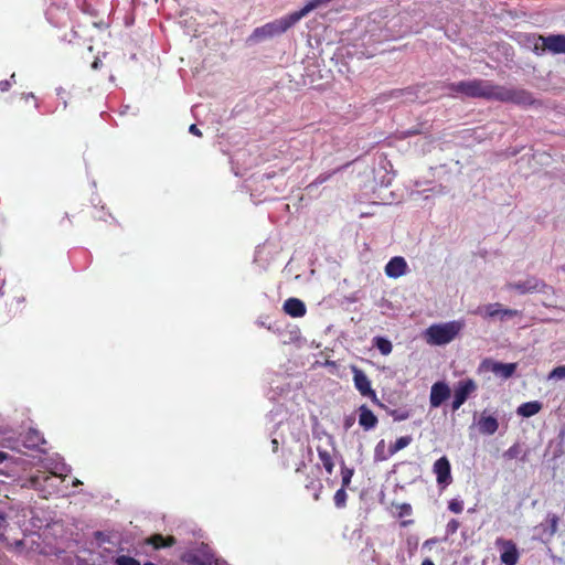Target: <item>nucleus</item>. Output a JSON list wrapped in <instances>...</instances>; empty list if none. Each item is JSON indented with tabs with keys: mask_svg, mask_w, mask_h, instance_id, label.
Segmentation results:
<instances>
[{
	"mask_svg": "<svg viewBox=\"0 0 565 565\" xmlns=\"http://www.w3.org/2000/svg\"><path fill=\"white\" fill-rule=\"evenodd\" d=\"M446 529L448 534H455L459 529V522L457 520H450Z\"/></svg>",
	"mask_w": 565,
	"mask_h": 565,
	"instance_id": "c85d7f7f",
	"label": "nucleus"
},
{
	"mask_svg": "<svg viewBox=\"0 0 565 565\" xmlns=\"http://www.w3.org/2000/svg\"><path fill=\"white\" fill-rule=\"evenodd\" d=\"M533 51L541 55L545 51H550L553 54H565V35H533L532 36Z\"/></svg>",
	"mask_w": 565,
	"mask_h": 565,
	"instance_id": "7ed1b4c3",
	"label": "nucleus"
},
{
	"mask_svg": "<svg viewBox=\"0 0 565 565\" xmlns=\"http://www.w3.org/2000/svg\"><path fill=\"white\" fill-rule=\"evenodd\" d=\"M495 545L501 548L500 559L505 565H515L519 561V552L516 545L504 539H497Z\"/></svg>",
	"mask_w": 565,
	"mask_h": 565,
	"instance_id": "9b49d317",
	"label": "nucleus"
},
{
	"mask_svg": "<svg viewBox=\"0 0 565 565\" xmlns=\"http://www.w3.org/2000/svg\"><path fill=\"white\" fill-rule=\"evenodd\" d=\"M477 390V383L471 379L459 381L454 391L452 409L457 411Z\"/></svg>",
	"mask_w": 565,
	"mask_h": 565,
	"instance_id": "423d86ee",
	"label": "nucleus"
},
{
	"mask_svg": "<svg viewBox=\"0 0 565 565\" xmlns=\"http://www.w3.org/2000/svg\"><path fill=\"white\" fill-rule=\"evenodd\" d=\"M99 65H100V61H99V60H95V61L93 62V64H92V67H93V68H95V70H97V68L99 67Z\"/></svg>",
	"mask_w": 565,
	"mask_h": 565,
	"instance_id": "c9c22d12",
	"label": "nucleus"
},
{
	"mask_svg": "<svg viewBox=\"0 0 565 565\" xmlns=\"http://www.w3.org/2000/svg\"><path fill=\"white\" fill-rule=\"evenodd\" d=\"M450 88L452 92L467 97L511 102L519 105L533 103L532 95L524 89L494 85L486 79L462 81L451 84Z\"/></svg>",
	"mask_w": 565,
	"mask_h": 565,
	"instance_id": "f257e3e1",
	"label": "nucleus"
},
{
	"mask_svg": "<svg viewBox=\"0 0 565 565\" xmlns=\"http://www.w3.org/2000/svg\"><path fill=\"white\" fill-rule=\"evenodd\" d=\"M561 269L565 271V266H562Z\"/></svg>",
	"mask_w": 565,
	"mask_h": 565,
	"instance_id": "49530a36",
	"label": "nucleus"
},
{
	"mask_svg": "<svg viewBox=\"0 0 565 565\" xmlns=\"http://www.w3.org/2000/svg\"><path fill=\"white\" fill-rule=\"evenodd\" d=\"M547 380H565V364L554 367L547 375Z\"/></svg>",
	"mask_w": 565,
	"mask_h": 565,
	"instance_id": "5701e85b",
	"label": "nucleus"
},
{
	"mask_svg": "<svg viewBox=\"0 0 565 565\" xmlns=\"http://www.w3.org/2000/svg\"><path fill=\"white\" fill-rule=\"evenodd\" d=\"M284 311L294 318H301L306 315V306L298 298H289L284 302Z\"/></svg>",
	"mask_w": 565,
	"mask_h": 565,
	"instance_id": "4468645a",
	"label": "nucleus"
},
{
	"mask_svg": "<svg viewBox=\"0 0 565 565\" xmlns=\"http://www.w3.org/2000/svg\"><path fill=\"white\" fill-rule=\"evenodd\" d=\"M422 565H435L434 562L429 558L423 561Z\"/></svg>",
	"mask_w": 565,
	"mask_h": 565,
	"instance_id": "e433bc0d",
	"label": "nucleus"
},
{
	"mask_svg": "<svg viewBox=\"0 0 565 565\" xmlns=\"http://www.w3.org/2000/svg\"><path fill=\"white\" fill-rule=\"evenodd\" d=\"M434 542H435L434 540H428V541H426V542H425V544H426V545H427V544L433 545V544H434Z\"/></svg>",
	"mask_w": 565,
	"mask_h": 565,
	"instance_id": "a19ab883",
	"label": "nucleus"
},
{
	"mask_svg": "<svg viewBox=\"0 0 565 565\" xmlns=\"http://www.w3.org/2000/svg\"><path fill=\"white\" fill-rule=\"evenodd\" d=\"M412 195H413L414 201H419L420 199L429 200V199L436 198V191H435V189H426L423 191V193H416V194H412Z\"/></svg>",
	"mask_w": 565,
	"mask_h": 565,
	"instance_id": "b1692460",
	"label": "nucleus"
},
{
	"mask_svg": "<svg viewBox=\"0 0 565 565\" xmlns=\"http://www.w3.org/2000/svg\"><path fill=\"white\" fill-rule=\"evenodd\" d=\"M434 542H435L434 540H428V541H426V542H425V544H426V545H427V544L433 545V544H434Z\"/></svg>",
	"mask_w": 565,
	"mask_h": 565,
	"instance_id": "79ce46f5",
	"label": "nucleus"
},
{
	"mask_svg": "<svg viewBox=\"0 0 565 565\" xmlns=\"http://www.w3.org/2000/svg\"><path fill=\"white\" fill-rule=\"evenodd\" d=\"M475 313L481 316L484 319H499L500 321H505L519 316L520 311L515 309L503 308L501 303L493 302L478 307Z\"/></svg>",
	"mask_w": 565,
	"mask_h": 565,
	"instance_id": "39448f33",
	"label": "nucleus"
},
{
	"mask_svg": "<svg viewBox=\"0 0 565 565\" xmlns=\"http://www.w3.org/2000/svg\"><path fill=\"white\" fill-rule=\"evenodd\" d=\"M450 387L445 382H436L430 388L429 403L434 408L439 407L450 397Z\"/></svg>",
	"mask_w": 565,
	"mask_h": 565,
	"instance_id": "f8f14e48",
	"label": "nucleus"
},
{
	"mask_svg": "<svg viewBox=\"0 0 565 565\" xmlns=\"http://www.w3.org/2000/svg\"><path fill=\"white\" fill-rule=\"evenodd\" d=\"M407 263L404 257L395 256L385 266V275L390 278H399L407 273Z\"/></svg>",
	"mask_w": 565,
	"mask_h": 565,
	"instance_id": "ddd939ff",
	"label": "nucleus"
},
{
	"mask_svg": "<svg viewBox=\"0 0 565 565\" xmlns=\"http://www.w3.org/2000/svg\"><path fill=\"white\" fill-rule=\"evenodd\" d=\"M79 483H81V481L78 479H75L74 482H73L74 486H77Z\"/></svg>",
	"mask_w": 565,
	"mask_h": 565,
	"instance_id": "37998d69",
	"label": "nucleus"
},
{
	"mask_svg": "<svg viewBox=\"0 0 565 565\" xmlns=\"http://www.w3.org/2000/svg\"><path fill=\"white\" fill-rule=\"evenodd\" d=\"M383 447H384V440H381L377 444L376 449H375L376 455L379 454L380 450H383Z\"/></svg>",
	"mask_w": 565,
	"mask_h": 565,
	"instance_id": "f704fd0d",
	"label": "nucleus"
},
{
	"mask_svg": "<svg viewBox=\"0 0 565 565\" xmlns=\"http://www.w3.org/2000/svg\"><path fill=\"white\" fill-rule=\"evenodd\" d=\"M301 19L299 18L298 13L295 11L290 14H287L279 19H276L271 22H268V23H266V25L269 29L270 35L273 38H275V36H278L280 34L285 33L287 30H289L291 26H294Z\"/></svg>",
	"mask_w": 565,
	"mask_h": 565,
	"instance_id": "1a4fd4ad",
	"label": "nucleus"
},
{
	"mask_svg": "<svg viewBox=\"0 0 565 565\" xmlns=\"http://www.w3.org/2000/svg\"><path fill=\"white\" fill-rule=\"evenodd\" d=\"M145 565H156V564H153V563H146Z\"/></svg>",
	"mask_w": 565,
	"mask_h": 565,
	"instance_id": "a18cd8bd",
	"label": "nucleus"
},
{
	"mask_svg": "<svg viewBox=\"0 0 565 565\" xmlns=\"http://www.w3.org/2000/svg\"><path fill=\"white\" fill-rule=\"evenodd\" d=\"M189 131H190V134H192L194 136H198V137L202 136V134H201L200 129L196 127V125H191L189 128Z\"/></svg>",
	"mask_w": 565,
	"mask_h": 565,
	"instance_id": "72a5a7b5",
	"label": "nucleus"
},
{
	"mask_svg": "<svg viewBox=\"0 0 565 565\" xmlns=\"http://www.w3.org/2000/svg\"><path fill=\"white\" fill-rule=\"evenodd\" d=\"M557 523H558V518L556 515H553L551 519V527H552L553 533H555L557 531Z\"/></svg>",
	"mask_w": 565,
	"mask_h": 565,
	"instance_id": "473e14b6",
	"label": "nucleus"
},
{
	"mask_svg": "<svg viewBox=\"0 0 565 565\" xmlns=\"http://www.w3.org/2000/svg\"><path fill=\"white\" fill-rule=\"evenodd\" d=\"M465 322L454 320L444 323H435L426 329L424 337L430 345H445L450 343L463 329Z\"/></svg>",
	"mask_w": 565,
	"mask_h": 565,
	"instance_id": "f03ea898",
	"label": "nucleus"
},
{
	"mask_svg": "<svg viewBox=\"0 0 565 565\" xmlns=\"http://www.w3.org/2000/svg\"><path fill=\"white\" fill-rule=\"evenodd\" d=\"M15 77V74L13 73L10 77V79H6V81H1L0 82V90L1 92H7L9 90V88L11 87L12 85V81L14 79Z\"/></svg>",
	"mask_w": 565,
	"mask_h": 565,
	"instance_id": "c756f323",
	"label": "nucleus"
},
{
	"mask_svg": "<svg viewBox=\"0 0 565 565\" xmlns=\"http://www.w3.org/2000/svg\"><path fill=\"white\" fill-rule=\"evenodd\" d=\"M353 382L355 388L361 395L370 397L373 402H379L375 391L371 386L367 375L356 366H352Z\"/></svg>",
	"mask_w": 565,
	"mask_h": 565,
	"instance_id": "6e6552de",
	"label": "nucleus"
},
{
	"mask_svg": "<svg viewBox=\"0 0 565 565\" xmlns=\"http://www.w3.org/2000/svg\"><path fill=\"white\" fill-rule=\"evenodd\" d=\"M273 36L269 33V29L266 24L256 28L253 33L248 38L249 43H259L262 41H265L267 39H271Z\"/></svg>",
	"mask_w": 565,
	"mask_h": 565,
	"instance_id": "a211bd4d",
	"label": "nucleus"
},
{
	"mask_svg": "<svg viewBox=\"0 0 565 565\" xmlns=\"http://www.w3.org/2000/svg\"><path fill=\"white\" fill-rule=\"evenodd\" d=\"M6 458V455L3 452H0V462H2Z\"/></svg>",
	"mask_w": 565,
	"mask_h": 565,
	"instance_id": "58836bf2",
	"label": "nucleus"
},
{
	"mask_svg": "<svg viewBox=\"0 0 565 565\" xmlns=\"http://www.w3.org/2000/svg\"><path fill=\"white\" fill-rule=\"evenodd\" d=\"M516 370V363H501L492 360H484L480 364V371L492 372L497 376L507 380L510 379Z\"/></svg>",
	"mask_w": 565,
	"mask_h": 565,
	"instance_id": "0eeeda50",
	"label": "nucleus"
},
{
	"mask_svg": "<svg viewBox=\"0 0 565 565\" xmlns=\"http://www.w3.org/2000/svg\"><path fill=\"white\" fill-rule=\"evenodd\" d=\"M433 471L436 475V481L443 488L449 486L452 482L451 467L447 457H441L435 461Z\"/></svg>",
	"mask_w": 565,
	"mask_h": 565,
	"instance_id": "9d476101",
	"label": "nucleus"
},
{
	"mask_svg": "<svg viewBox=\"0 0 565 565\" xmlns=\"http://www.w3.org/2000/svg\"><path fill=\"white\" fill-rule=\"evenodd\" d=\"M353 476V469L348 467H342L341 469V477H342V487H348L351 482Z\"/></svg>",
	"mask_w": 565,
	"mask_h": 565,
	"instance_id": "a878e982",
	"label": "nucleus"
},
{
	"mask_svg": "<svg viewBox=\"0 0 565 565\" xmlns=\"http://www.w3.org/2000/svg\"><path fill=\"white\" fill-rule=\"evenodd\" d=\"M448 509L454 513H460L463 510V502L457 499H454L449 502Z\"/></svg>",
	"mask_w": 565,
	"mask_h": 565,
	"instance_id": "cd10ccee",
	"label": "nucleus"
},
{
	"mask_svg": "<svg viewBox=\"0 0 565 565\" xmlns=\"http://www.w3.org/2000/svg\"><path fill=\"white\" fill-rule=\"evenodd\" d=\"M331 177L330 173H326V174H320L317 179H316V184H322L323 182H326L329 178Z\"/></svg>",
	"mask_w": 565,
	"mask_h": 565,
	"instance_id": "7c9ffc66",
	"label": "nucleus"
},
{
	"mask_svg": "<svg viewBox=\"0 0 565 565\" xmlns=\"http://www.w3.org/2000/svg\"><path fill=\"white\" fill-rule=\"evenodd\" d=\"M374 341H375V347L383 355H387L392 352L393 347H392V343L387 339L377 337L374 339Z\"/></svg>",
	"mask_w": 565,
	"mask_h": 565,
	"instance_id": "4be33fe9",
	"label": "nucleus"
},
{
	"mask_svg": "<svg viewBox=\"0 0 565 565\" xmlns=\"http://www.w3.org/2000/svg\"><path fill=\"white\" fill-rule=\"evenodd\" d=\"M411 443H412V437L411 436L399 437L395 441V444L390 447V454L391 455L396 454L397 451L406 448Z\"/></svg>",
	"mask_w": 565,
	"mask_h": 565,
	"instance_id": "412c9836",
	"label": "nucleus"
},
{
	"mask_svg": "<svg viewBox=\"0 0 565 565\" xmlns=\"http://www.w3.org/2000/svg\"><path fill=\"white\" fill-rule=\"evenodd\" d=\"M7 527V515L0 512V532Z\"/></svg>",
	"mask_w": 565,
	"mask_h": 565,
	"instance_id": "2f4dec72",
	"label": "nucleus"
},
{
	"mask_svg": "<svg viewBox=\"0 0 565 565\" xmlns=\"http://www.w3.org/2000/svg\"><path fill=\"white\" fill-rule=\"evenodd\" d=\"M273 444H274L275 447H277V445H278L276 439L273 440Z\"/></svg>",
	"mask_w": 565,
	"mask_h": 565,
	"instance_id": "c03bdc74",
	"label": "nucleus"
},
{
	"mask_svg": "<svg viewBox=\"0 0 565 565\" xmlns=\"http://www.w3.org/2000/svg\"><path fill=\"white\" fill-rule=\"evenodd\" d=\"M347 498H348L347 492H345L344 488L342 487L334 494V503H335V505L338 508L344 507Z\"/></svg>",
	"mask_w": 565,
	"mask_h": 565,
	"instance_id": "393cba45",
	"label": "nucleus"
},
{
	"mask_svg": "<svg viewBox=\"0 0 565 565\" xmlns=\"http://www.w3.org/2000/svg\"><path fill=\"white\" fill-rule=\"evenodd\" d=\"M115 563L116 565H140L137 559L126 555L118 556Z\"/></svg>",
	"mask_w": 565,
	"mask_h": 565,
	"instance_id": "bb28decb",
	"label": "nucleus"
},
{
	"mask_svg": "<svg viewBox=\"0 0 565 565\" xmlns=\"http://www.w3.org/2000/svg\"><path fill=\"white\" fill-rule=\"evenodd\" d=\"M359 424L365 430H370L376 426L377 417L374 415V413L369 407H366L365 405H362L359 408Z\"/></svg>",
	"mask_w": 565,
	"mask_h": 565,
	"instance_id": "dca6fc26",
	"label": "nucleus"
},
{
	"mask_svg": "<svg viewBox=\"0 0 565 565\" xmlns=\"http://www.w3.org/2000/svg\"><path fill=\"white\" fill-rule=\"evenodd\" d=\"M148 543L153 545L154 548H160L163 546H172L175 543V540L173 536L164 539L162 535L156 534L148 540Z\"/></svg>",
	"mask_w": 565,
	"mask_h": 565,
	"instance_id": "6ab92c4d",
	"label": "nucleus"
},
{
	"mask_svg": "<svg viewBox=\"0 0 565 565\" xmlns=\"http://www.w3.org/2000/svg\"><path fill=\"white\" fill-rule=\"evenodd\" d=\"M53 478H55V476H46V477L44 478V480H45V481H47V480H51V479H53Z\"/></svg>",
	"mask_w": 565,
	"mask_h": 565,
	"instance_id": "ea45409f",
	"label": "nucleus"
},
{
	"mask_svg": "<svg viewBox=\"0 0 565 565\" xmlns=\"http://www.w3.org/2000/svg\"><path fill=\"white\" fill-rule=\"evenodd\" d=\"M477 426L480 434L493 435L499 428V423L495 417L482 414L478 419Z\"/></svg>",
	"mask_w": 565,
	"mask_h": 565,
	"instance_id": "2eb2a0df",
	"label": "nucleus"
},
{
	"mask_svg": "<svg viewBox=\"0 0 565 565\" xmlns=\"http://www.w3.org/2000/svg\"><path fill=\"white\" fill-rule=\"evenodd\" d=\"M40 440V437L38 436V434H35V438L32 440L33 443V446H35Z\"/></svg>",
	"mask_w": 565,
	"mask_h": 565,
	"instance_id": "4c0bfd02",
	"label": "nucleus"
},
{
	"mask_svg": "<svg viewBox=\"0 0 565 565\" xmlns=\"http://www.w3.org/2000/svg\"><path fill=\"white\" fill-rule=\"evenodd\" d=\"M542 409V404L537 401L526 402L521 404L516 413L522 417H531L536 415Z\"/></svg>",
	"mask_w": 565,
	"mask_h": 565,
	"instance_id": "f3484780",
	"label": "nucleus"
},
{
	"mask_svg": "<svg viewBox=\"0 0 565 565\" xmlns=\"http://www.w3.org/2000/svg\"><path fill=\"white\" fill-rule=\"evenodd\" d=\"M505 288L508 290H514L519 295L541 292V294H554V288L545 284L543 280L536 277H527L524 280L507 282Z\"/></svg>",
	"mask_w": 565,
	"mask_h": 565,
	"instance_id": "20e7f679",
	"label": "nucleus"
},
{
	"mask_svg": "<svg viewBox=\"0 0 565 565\" xmlns=\"http://www.w3.org/2000/svg\"><path fill=\"white\" fill-rule=\"evenodd\" d=\"M318 456L327 472L331 475L333 471V461L330 454L327 450L318 448Z\"/></svg>",
	"mask_w": 565,
	"mask_h": 565,
	"instance_id": "aec40b11",
	"label": "nucleus"
}]
</instances>
